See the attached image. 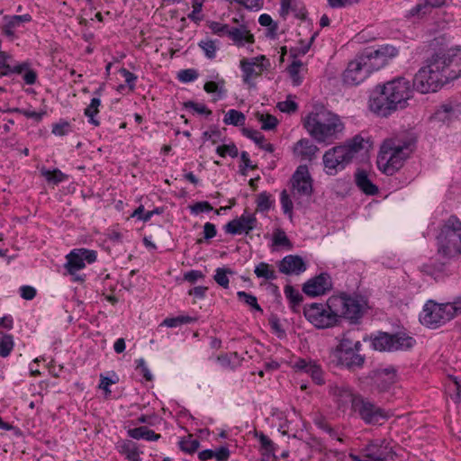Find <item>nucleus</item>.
Here are the masks:
<instances>
[{"label":"nucleus","instance_id":"nucleus-23","mask_svg":"<svg viewBox=\"0 0 461 461\" xmlns=\"http://www.w3.org/2000/svg\"><path fill=\"white\" fill-rule=\"evenodd\" d=\"M292 149L294 158L303 161H311L315 158L319 148L312 140L303 138L295 142Z\"/></svg>","mask_w":461,"mask_h":461},{"label":"nucleus","instance_id":"nucleus-33","mask_svg":"<svg viewBox=\"0 0 461 461\" xmlns=\"http://www.w3.org/2000/svg\"><path fill=\"white\" fill-rule=\"evenodd\" d=\"M284 293L286 299L289 301L290 308L292 311L294 312H297L303 299L301 293L290 285H286L285 286Z\"/></svg>","mask_w":461,"mask_h":461},{"label":"nucleus","instance_id":"nucleus-44","mask_svg":"<svg viewBox=\"0 0 461 461\" xmlns=\"http://www.w3.org/2000/svg\"><path fill=\"white\" fill-rule=\"evenodd\" d=\"M198 46L203 50L205 57L209 59H213L216 57L218 50L217 41L210 39L200 41Z\"/></svg>","mask_w":461,"mask_h":461},{"label":"nucleus","instance_id":"nucleus-41","mask_svg":"<svg viewBox=\"0 0 461 461\" xmlns=\"http://www.w3.org/2000/svg\"><path fill=\"white\" fill-rule=\"evenodd\" d=\"M302 68L303 62L300 60H294L287 68V71L294 86H299L303 82Z\"/></svg>","mask_w":461,"mask_h":461},{"label":"nucleus","instance_id":"nucleus-11","mask_svg":"<svg viewBox=\"0 0 461 461\" xmlns=\"http://www.w3.org/2000/svg\"><path fill=\"white\" fill-rule=\"evenodd\" d=\"M352 409L367 424H377L390 417L388 411L360 395L354 400Z\"/></svg>","mask_w":461,"mask_h":461},{"label":"nucleus","instance_id":"nucleus-64","mask_svg":"<svg viewBox=\"0 0 461 461\" xmlns=\"http://www.w3.org/2000/svg\"><path fill=\"white\" fill-rule=\"evenodd\" d=\"M120 73L124 77L125 82L127 83L129 87L131 89H133L135 86V82L137 80V77L131 71L127 70L126 68H122L120 70Z\"/></svg>","mask_w":461,"mask_h":461},{"label":"nucleus","instance_id":"nucleus-15","mask_svg":"<svg viewBox=\"0 0 461 461\" xmlns=\"http://www.w3.org/2000/svg\"><path fill=\"white\" fill-rule=\"evenodd\" d=\"M342 145L335 146L325 151L322 157V162L326 168L330 170L341 171L352 162Z\"/></svg>","mask_w":461,"mask_h":461},{"label":"nucleus","instance_id":"nucleus-7","mask_svg":"<svg viewBox=\"0 0 461 461\" xmlns=\"http://www.w3.org/2000/svg\"><path fill=\"white\" fill-rule=\"evenodd\" d=\"M438 253L446 258L461 256V221L450 216L438 237Z\"/></svg>","mask_w":461,"mask_h":461},{"label":"nucleus","instance_id":"nucleus-27","mask_svg":"<svg viewBox=\"0 0 461 461\" xmlns=\"http://www.w3.org/2000/svg\"><path fill=\"white\" fill-rule=\"evenodd\" d=\"M341 145L348 150L347 152H348L350 159L353 160L357 154L368 149L370 141L368 138H364L362 135L357 134L353 138L347 140Z\"/></svg>","mask_w":461,"mask_h":461},{"label":"nucleus","instance_id":"nucleus-28","mask_svg":"<svg viewBox=\"0 0 461 461\" xmlns=\"http://www.w3.org/2000/svg\"><path fill=\"white\" fill-rule=\"evenodd\" d=\"M330 392L335 397L337 402L342 405L351 403L353 406L354 400L358 396L354 395L350 388L343 384L331 385Z\"/></svg>","mask_w":461,"mask_h":461},{"label":"nucleus","instance_id":"nucleus-53","mask_svg":"<svg viewBox=\"0 0 461 461\" xmlns=\"http://www.w3.org/2000/svg\"><path fill=\"white\" fill-rule=\"evenodd\" d=\"M71 131V125L68 122L60 120L52 126L51 132L56 136H65Z\"/></svg>","mask_w":461,"mask_h":461},{"label":"nucleus","instance_id":"nucleus-22","mask_svg":"<svg viewBox=\"0 0 461 461\" xmlns=\"http://www.w3.org/2000/svg\"><path fill=\"white\" fill-rule=\"evenodd\" d=\"M397 382V373L395 368L387 367L375 371L374 383L379 392L389 391Z\"/></svg>","mask_w":461,"mask_h":461},{"label":"nucleus","instance_id":"nucleus-8","mask_svg":"<svg viewBox=\"0 0 461 461\" xmlns=\"http://www.w3.org/2000/svg\"><path fill=\"white\" fill-rule=\"evenodd\" d=\"M370 341L372 348L380 352L406 350L415 344V339L412 337L401 332L391 334L377 331L370 336Z\"/></svg>","mask_w":461,"mask_h":461},{"label":"nucleus","instance_id":"nucleus-48","mask_svg":"<svg viewBox=\"0 0 461 461\" xmlns=\"http://www.w3.org/2000/svg\"><path fill=\"white\" fill-rule=\"evenodd\" d=\"M232 273L233 272L230 268L218 267L215 270L213 279L220 286L227 289L230 283L228 275H231Z\"/></svg>","mask_w":461,"mask_h":461},{"label":"nucleus","instance_id":"nucleus-20","mask_svg":"<svg viewBox=\"0 0 461 461\" xmlns=\"http://www.w3.org/2000/svg\"><path fill=\"white\" fill-rule=\"evenodd\" d=\"M277 266L279 272L287 276H299L307 268L304 260L297 255L285 256L278 262Z\"/></svg>","mask_w":461,"mask_h":461},{"label":"nucleus","instance_id":"nucleus-6","mask_svg":"<svg viewBox=\"0 0 461 461\" xmlns=\"http://www.w3.org/2000/svg\"><path fill=\"white\" fill-rule=\"evenodd\" d=\"M459 314H461V298L447 303H437L429 301L423 307L420 320L423 325L435 329Z\"/></svg>","mask_w":461,"mask_h":461},{"label":"nucleus","instance_id":"nucleus-10","mask_svg":"<svg viewBox=\"0 0 461 461\" xmlns=\"http://www.w3.org/2000/svg\"><path fill=\"white\" fill-rule=\"evenodd\" d=\"M65 268L75 282H84L85 276L77 272L86 267V263L91 264L96 260V252L86 249H73L67 257Z\"/></svg>","mask_w":461,"mask_h":461},{"label":"nucleus","instance_id":"nucleus-32","mask_svg":"<svg viewBox=\"0 0 461 461\" xmlns=\"http://www.w3.org/2000/svg\"><path fill=\"white\" fill-rule=\"evenodd\" d=\"M128 436L134 439H145L148 441H157L160 438V435L155 433L154 430L148 427L142 426L139 428L130 429Z\"/></svg>","mask_w":461,"mask_h":461},{"label":"nucleus","instance_id":"nucleus-26","mask_svg":"<svg viewBox=\"0 0 461 461\" xmlns=\"http://www.w3.org/2000/svg\"><path fill=\"white\" fill-rule=\"evenodd\" d=\"M359 352L360 350L353 349L335 355V357L339 365L348 369L361 367L365 362V357Z\"/></svg>","mask_w":461,"mask_h":461},{"label":"nucleus","instance_id":"nucleus-43","mask_svg":"<svg viewBox=\"0 0 461 461\" xmlns=\"http://www.w3.org/2000/svg\"><path fill=\"white\" fill-rule=\"evenodd\" d=\"M457 113L458 110L456 107L453 106L451 104H445L437 111L436 116L440 121H449L456 117Z\"/></svg>","mask_w":461,"mask_h":461},{"label":"nucleus","instance_id":"nucleus-5","mask_svg":"<svg viewBox=\"0 0 461 461\" xmlns=\"http://www.w3.org/2000/svg\"><path fill=\"white\" fill-rule=\"evenodd\" d=\"M331 308L335 311L338 321L341 318L351 323H357L368 309L367 300L359 294L341 293L330 297Z\"/></svg>","mask_w":461,"mask_h":461},{"label":"nucleus","instance_id":"nucleus-38","mask_svg":"<svg viewBox=\"0 0 461 461\" xmlns=\"http://www.w3.org/2000/svg\"><path fill=\"white\" fill-rule=\"evenodd\" d=\"M254 273L258 278H264L266 280H275L277 277L273 267L265 262H260L257 265Z\"/></svg>","mask_w":461,"mask_h":461},{"label":"nucleus","instance_id":"nucleus-37","mask_svg":"<svg viewBox=\"0 0 461 461\" xmlns=\"http://www.w3.org/2000/svg\"><path fill=\"white\" fill-rule=\"evenodd\" d=\"M254 115L256 120L261 123V129L264 131L274 130L278 124V120L269 113L257 112Z\"/></svg>","mask_w":461,"mask_h":461},{"label":"nucleus","instance_id":"nucleus-4","mask_svg":"<svg viewBox=\"0 0 461 461\" xmlns=\"http://www.w3.org/2000/svg\"><path fill=\"white\" fill-rule=\"evenodd\" d=\"M307 132L318 142L330 143L344 131V123L336 113L323 108H315L303 121Z\"/></svg>","mask_w":461,"mask_h":461},{"label":"nucleus","instance_id":"nucleus-54","mask_svg":"<svg viewBox=\"0 0 461 461\" xmlns=\"http://www.w3.org/2000/svg\"><path fill=\"white\" fill-rule=\"evenodd\" d=\"M231 27L232 26H230L229 24H224L218 22H212L210 24V29L212 32L219 36L229 37Z\"/></svg>","mask_w":461,"mask_h":461},{"label":"nucleus","instance_id":"nucleus-21","mask_svg":"<svg viewBox=\"0 0 461 461\" xmlns=\"http://www.w3.org/2000/svg\"><path fill=\"white\" fill-rule=\"evenodd\" d=\"M292 194L294 198L310 197L312 194L311 175H293L291 178Z\"/></svg>","mask_w":461,"mask_h":461},{"label":"nucleus","instance_id":"nucleus-61","mask_svg":"<svg viewBox=\"0 0 461 461\" xmlns=\"http://www.w3.org/2000/svg\"><path fill=\"white\" fill-rule=\"evenodd\" d=\"M20 295L24 300H32L36 296V289L31 285H23L19 289Z\"/></svg>","mask_w":461,"mask_h":461},{"label":"nucleus","instance_id":"nucleus-36","mask_svg":"<svg viewBox=\"0 0 461 461\" xmlns=\"http://www.w3.org/2000/svg\"><path fill=\"white\" fill-rule=\"evenodd\" d=\"M361 348L362 344L360 341L353 342L347 336V334H343L342 338L339 339L338 346L336 347L334 356L353 349L361 350Z\"/></svg>","mask_w":461,"mask_h":461},{"label":"nucleus","instance_id":"nucleus-34","mask_svg":"<svg viewBox=\"0 0 461 461\" xmlns=\"http://www.w3.org/2000/svg\"><path fill=\"white\" fill-rule=\"evenodd\" d=\"M356 184L367 195H375L378 193V187L368 178V175H356Z\"/></svg>","mask_w":461,"mask_h":461},{"label":"nucleus","instance_id":"nucleus-1","mask_svg":"<svg viewBox=\"0 0 461 461\" xmlns=\"http://www.w3.org/2000/svg\"><path fill=\"white\" fill-rule=\"evenodd\" d=\"M461 76V48L441 50L429 58L416 73L413 87L422 93L436 92Z\"/></svg>","mask_w":461,"mask_h":461},{"label":"nucleus","instance_id":"nucleus-63","mask_svg":"<svg viewBox=\"0 0 461 461\" xmlns=\"http://www.w3.org/2000/svg\"><path fill=\"white\" fill-rule=\"evenodd\" d=\"M296 0H283L281 1L280 14L283 17L288 15L293 8L295 6Z\"/></svg>","mask_w":461,"mask_h":461},{"label":"nucleus","instance_id":"nucleus-62","mask_svg":"<svg viewBox=\"0 0 461 461\" xmlns=\"http://www.w3.org/2000/svg\"><path fill=\"white\" fill-rule=\"evenodd\" d=\"M315 37H316V33L312 34V37L310 38V40L307 41H301L299 43L300 46L297 47L295 50L296 54L305 55L309 51Z\"/></svg>","mask_w":461,"mask_h":461},{"label":"nucleus","instance_id":"nucleus-55","mask_svg":"<svg viewBox=\"0 0 461 461\" xmlns=\"http://www.w3.org/2000/svg\"><path fill=\"white\" fill-rule=\"evenodd\" d=\"M273 242L276 246H282V247H290L291 246L290 240L287 238L285 232L281 229H278L274 232Z\"/></svg>","mask_w":461,"mask_h":461},{"label":"nucleus","instance_id":"nucleus-19","mask_svg":"<svg viewBox=\"0 0 461 461\" xmlns=\"http://www.w3.org/2000/svg\"><path fill=\"white\" fill-rule=\"evenodd\" d=\"M264 59V56H258L252 59H242L240 60L242 80L246 85L249 86H254L253 79L258 77L263 71L261 60Z\"/></svg>","mask_w":461,"mask_h":461},{"label":"nucleus","instance_id":"nucleus-2","mask_svg":"<svg viewBox=\"0 0 461 461\" xmlns=\"http://www.w3.org/2000/svg\"><path fill=\"white\" fill-rule=\"evenodd\" d=\"M412 95V88L409 80L397 78L376 86L370 96L369 109L377 115L386 117L393 112L406 107Z\"/></svg>","mask_w":461,"mask_h":461},{"label":"nucleus","instance_id":"nucleus-46","mask_svg":"<svg viewBox=\"0 0 461 461\" xmlns=\"http://www.w3.org/2000/svg\"><path fill=\"white\" fill-rule=\"evenodd\" d=\"M14 346V337L11 334H3L0 339V357H8Z\"/></svg>","mask_w":461,"mask_h":461},{"label":"nucleus","instance_id":"nucleus-42","mask_svg":"<svg viewBox=\"0 0 461 461\" xmlns=\"http://www.w3.org/2000/svg\"><path fill=\"white\" fill-rule=\"evenodd\" d=\"M245 115L235 109L229 110L223 119V122L227 125L240 126L245 123Z\"/></svg>","mask_w":461,"mask_h":461},{"label":"nucleus","instance_id":"nucleus-29","mask_svg":"<svg viewBox=\"0 0 461 461\" xmlns=\"http://www.w3.org/2000/svg\"><path fill=\"white\" fill-rule=\"evenodd\" d=\"M116 449L118 452L129 460V461H140L139 451L135 443L130 440H123L117 444Z\"/></svg>","mask_w":461,"mask_h":461},{"label":"nucleus","instance_id":"nucleus-18","mask_svg":"<svg viewBox=\"0 0 461 461\" xmlns=\"http://www.w3.org/2000/svg\"><path fill=\"white\" fill-rule=\"evenodd\" d=\"M292 367L297 372L309 375L314 384L322 385L325 384L324 372L316 361L306 358L296 359Z\"/></svg>","mask_w":461,"mask_h":461},{"label":"nucleus","instance_id":"nucleus-60","mask_svg":"<svg viewBox=\"0 0 461 461\" xmlns=\"http://www.w3.org/2000/svg\"><path fill=\"white\" fill-rule=\"evenodd\" d=\"M278 109L283 113H294L297 110V104L293 100H285L277 104Z\"/></svg>","mask_w":461,"mask_h":461},{"label":"nucleus","instance_id":"nucleus-59","mask_svg":"<svg viewBox=\"0 0 461 461\" xmlns=\"http://www.w3.org/2000/svg\"><path fill=\"white\" fill-rule=\"evenodd\" d=\"M185 105L186 108H190L199 114L209 115L212 113V112L203 104H198V103L189 101V102L185 103Z\"/></svg>","mask_w":461,"mask_h":461},{"label":"nucleus","instance_id":"nucleus-31","mask_svg":"<svg viewBox=\"0 0 461 461\" xmlns=\"http://www.w3.org/2000/svg\"><path fill=\"white\" fill-rule=\"evenodd\" d=\"M242 133L249 139L254 140V142L262 149L267 151L270 154L274 152L275 148L273 144L267 142L265 137L258 131L244 128L242 129Z\"/></svg>","mask_w":461,"mask_h":461},{"label":"nucleus","instance_id":"nucleus-52","mask_svg":"<svg viewBox=\"0 0 461 461\" xmlns=\"http://www.w3.org/2000/svg\"><path fill=\"white\" fill-rule=\"evenodd\" d=\"M431 12L427 0H423L422 2L417 4L414 7H412L409 11L410 16H418L422 17Z\"/></svg>","mask_w":461,"mask_h":461},{"label":"nucleus","instance_id":"nucleus-3","mask_svg":"<svg viewBox=\"0 0 461 461\" xmlns=\"http://www.w3.org/2000/svg\"><path fill=\"white\" fill-rule=\"evenodd\" d=\"M415 143V138L409 135L395 136L384 140L377 156L378 169L383 172L401 169L413 152Z\"/></svg>","mask_w":461,"mask_h":461},{"label":"nucleus","instance_id":"nucleus-50","mask_svg":"<svg viewBox=\"0 0 461 461\" xmlns=\"http://www.w3.org/2000/svg\"><path fill=\"white\" fill-rule=\"evenodd\" d=\"M280 203L281 207L285 215H287L290 220L293 219V202L290 198V195L288 194L286 190H283L280 194Z\"/></svg>","mask_w":461,"mask_h":461},{"label":"nucleus","instance_id":"nucleus-39","mask_svg":"<svg viewBox=\"0 0 461 461\" xmlns=\"http://www.w3.org/2000/svg\"><path fill=\"white\" fill-rule=\"evenodd\" d=\"M178 446L183 452L193 454L198 449L200 442L193 435L189 434L179 440Z\"/></svg>","mask_w":461,"mask_h":461},{"label":"nucleus","instance_id":"nucleus-12","mask_svg":"<svg viewBox=\"0 0 461 461\" xmlns=\"http://www.w3.org/2000/svg\"><path fill=\"white\" fill-rule=\"evenodd\" d=\"M398 55V50L392 45H383L376 50L367 49L361 53L371 73L379 70Z\"/></svg>","mask_w":461,"mask_h":461},{"label":"nucleus","instance_id":"nucleus-45","mask_svg":"<svg viewBox=\"0 0 461 461\" xmlns=\"http://www.w3.org/2000/svg\"><path fill=\"white\" fill-rule=\"evenodd\" d=\"M196 321L195 318L190 317L187 315H180L173 318H167L163 321L161 325L167 326L168 328H175L181 326L183 324L193 323Z\"/></svg>","mask_w":461,"mask_h":461},{"label":"nucleus","instance_id":"nucleus-24","mask_svg":"<svg viewBox=\"0 0 461 461\" xmlns=\"http://www.w3.org/2000/svg\"><path fill=\"white\" fill-rule=\"evenodd\" d=\"M32 20L30 14L23 15H5L3 17L0 25L2 32L8 38H14V32L23 23H29Z\"/></svg>","mask_w":461,"mask_h":461},{"label":"nucleus","instance_id":"nucleus-35","mask_svg":"<svg viewBox=\"0 0 461 461\" xmlns=\"http://www.w3.org/2000/svg\"><path fill=\"white\" fill-rule=\"evenodd\" d=\"M203 89L208 94H214V100L221 99L226 95L225 81L219 79L217 82L209 81L204 84Z\"/></svg>","mask_w":461,"mask_h":461},{"label":"nucleus","instance_id":"nucleus-56","mask_svg":"<svg viewBox=\"0 0 461 461\" xmlns=\"http://www.w3.org/2000/svg\"><path fill=\"white\" fill-rule=\"evenodd\" d=\"M20 114H23L26 118L33 119L35 122H41L43 116L46 114L45 111L35 112L28 109L15 108L13 110Z\"/></svg>","mask_w":461,"mask_h":461},{"label":"nucleus","instance_id":"nucleus-40","mask_svg":"<svg viewBox=\"0 0 461 461\" xmlns=\"http://www.w3.org/2000/svg\"><path fill=\"white\" fill-rule=\"evenodd\" d=\"M101 105V100L99 97H94L91 99L89 105L85 109V115L88 117L89 123L98 126L99 121L95 116L99 113V107Z\"/></svg>","mask_w":461,"mask_h":461},{"label":"nucleus","instance_id":"nucleus-13","mask_svg":"<svg viewBox=\"0 0 461 461\" xmlns=\"http://www.w3.org/2000/svg\"><path fill=\"white\" fill-rule=\"evenodd\" d=\"M370 74L368 65L359 54L348 63L343 73V81L349 86H357L364 82Z\"/></svg>","mask_w":461,"mask_h":461},{"label":"nucleus","instance_id":"nucleus-49","mask_svg":"<svg viewBox=\"0 0 461 461\" xmlns=\"http://www.w3.org/2000/svg\"><path fill=\"white\" fill-rule=\"evenodd\" d=\"M238 299L243 302L245 304L250 306L253 310L257 312H262L263 310L260 305L258 303L257 297L251 294H248L244 291H240L237 293Z\"/></svg>","mask_w":461,"mask_h":461},{"label":"nucleus","instance_id":"nucleus-57","mask_svg":"<svg viewBox=\"0 0 461 461\" xmlns=\"http://www.w3.org/2000/svg\"><path fill=\"white\" fill-rule=\"evenodd\" d=\"M177 77L179 81L183 83H189L194 81L198 77V73L193 68L183 69L178 72Z\"/></svg>","mask_w":461,"mask_h":461},{"label":"nucleus","instance_id":"nucleus-25","mask_svg":"<svg viewBox=\"0 0 461 461\" xmlns=\"http://www.w3.org/2000/svg\"><path fill=\"white\" fill-rule=\"evenodd\" d=\"M228 38L239 48L245 47L247 44L252 45L255 41L254 35L244 24L231 27Z\"/></svg>","mask_w":461,"mask_h":461},{"label":"nucleus","instance_id":"nucleus-17","mask_svg":"<svg viewBox=\"0 0 461 461\" xmlns=\"http://www.w3.org/2000/svg\"><path fill=\"white\" fill-rule=\"evenodd\" d=\"M332 288V282L330 275L321 273L308 281L303 285V292L311 297L325 294Z\"/></svg>","mask_w":461,"mask_h":461},{"label":"nucleus","instance_id":"nucleus-30","mask_svg":"<svg viewBox=\"0 0 461 461\" xmlns=\"http://www.w3.org/2000/svg\"><path fill=\"white\" fill-rule=\"evenodd\" d=\"M0 49H2V41L0 40ZM11 57L5 52L0 50V69H3L0 73V77L7 76L10 73H22L25 68V64H21L12 68L9 64Z\"/></svg>","mask_w":461,"mask_h":461},{"label":"nucleus","instance_id":"nucleus-58","mask_svg":"<svg viewBox=\"0 0 461 461\" xmlns=\"http://www.w3.org/2000/svg\"><path fill=\"white\" fill-rule=\"evenodd\" d=\"M212 206L210 204V203L203 201V202H197L194 204L190 206V211L193 214H199L201 212H211L212 211Z\"/></svg>","mask_w":461,"mask_h":461},{"label":"nucleus","instance_id":"nucleus-16","mask_svg":"<svg viewBox=\"0 0 461 461\" xmlns=\"http://www.w3.org/2000/svg\"><path fill=\"white\" fill-rule=\"evenodd\" d=\"M257 221L255 214L245 211L240 217L229 221L224 226V230L231 235L248 234L255 229Z\"/></svg>","mask_w":461,"mask_h":461},{"label":"nucleus","instance_id":"nucleus-9","mask_svg":"<svg viewBox=\"0 0 461 461\" xmlns=\"http://www.w3.org/2000/svg\"><path fill=\"white\" fill-rule=\"evenodd\" d=\"M303 315L317 329H328L339 323L337 314L330 303V298L326 303H312L304 305Z\"/></svg>","mask_w":461,"mask_h":461},{"label":"nucleus","instance_id":"nucleus-51","mask_svg":"<svg viewBox=\"0 0 461 461\" xmlns=\"http://www.w3.org/2000/svg\"><path fill=\"white\" fill-rule=\"evenodd\" d=\"M216 152L221 157H227L230 156L231 158H235L238 156V149L236 145L232 142L229 144H222L216 148Z\"/></svg>","mask_w":461,"mask_h":461},{"label":"nucleus","instance_id":"nucleus-14","mask_svg":"<svg viewBox=\"0 0 461 461\" xmlns=\"http://www.w3.org/2000/svg\"><path fill=\"white\" fill-rule=\"evenodd\" d=\"M364 456L372 461H389L394 459V452L391 443L386 439H374L362 449Z\"/></svg>","mask_w":461,"mask_h":461},{"label":"nucleus","instance_id":"nucleus-47","mask_svg":"<svg viewBox=\"0 0 461 461\" xmlns=\"http://www.w3.org/2000/svg\"><path fill=\"white\" fill-rule=\"evenodd\" d=\"M257 210L259 212H267L274 204V200L270 194L262 192L257 196Z\"/></svg>","mask_w":461,"mask_h":461}]
</instances>
